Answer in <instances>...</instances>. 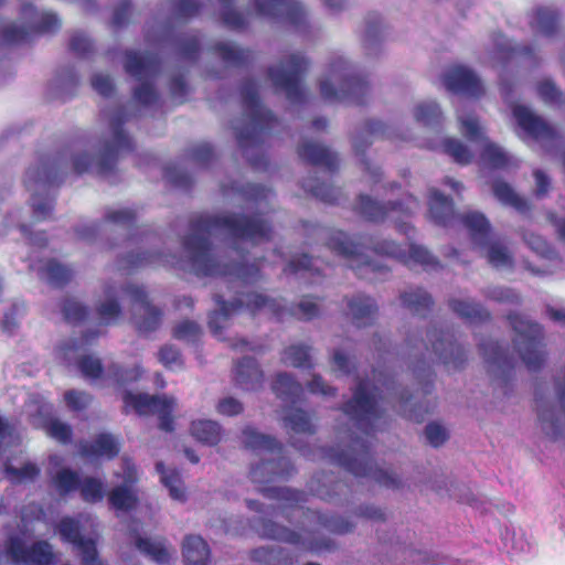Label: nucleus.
I'll use <instances>...</instances> for the list:
<instances>
[{
  "label": "nucleus",
  "instance_id": "1",
  "mask_svg": "<svg viewBox=\"0 0 565 565\" xmlns=\"http://www.w3.org/2000/svg\"><path fill=\"white\" fill-rule=\"evenodd\" d=\"M224 232L233 239L253 244L268 242L273 235L271 223L260 213L247 215L228 213L225 215L195 214L189 222V234L182 246L189 257L193 273L200 277L233 276L244 285H254L263 279L262 263H231L221 265L212 254L211 236Z\"/></svg>",
  "mask_w": 565,
  "mask_h": 565
},
{
  "label": "nucleus",
  "instance_id": "2",
  "mask_svg": "<svg viewBox=\"0 0 565 565\" xmlns=\"http://www.w3.org/2000/svg\"><path fill=\"white\" fill-rule=\"evenodd\" d=\"M327 246L332 253L347 259L348 266L359 278L388 271L387 266L372 260L365 254L366 249H371L379 256L395 259L408 267L422 266L425 269L441 267L439 260L427 248L415 243L403 246L391 239H375L371 236H363L360 242H353L343 231L331 230L327 236Z\"/></svg>",
  "mask_w": 565,
  "mask_h": 565
},
{
  "label": "nucleus",
  "instance_id": "3",
  "mask_svg": "<svg viewBox=\"0 0 565 565\" xmlns=\"http://www.w3.org/2000/svg\"><path fill=\"white\" fill-rule=\"evenodd\" d=\"M239 92L243 116L241 124L233 127L237 143L254 170H267L268 159L258 150L279 126V119L263 106L257 83L253 78L244 79Z\"/></svg>",
  "mask_w": 565,
  "mask_h": 565
},
{
  "label": "nucleus",
  "instance_id": "4",
  "mask_svg": "<svg viewBox=\"0 0 565 565\" xmlns=\"http://www.w3.org/2000/svg\"><path fill=\"white\" fill-rule=\"evenodd\" d=\"M429 217L439 226H448L455 220H459L468 230L471 241L483 249L484 257L494 268H511L513 257L501 241L492 239L491 225L488 218L480 212L457 214L454 202L449 196L438 190H433L429 196Z\"/></svg>",
  "mask_w": 565,
  "mask_h": 565
},
{
  "label": "nucleus",
  "instance_id": "5",
  "mask_svg": "<svg viewBox=\"0 0 565 565\" xmlns=\"http://www.w3.org/2000/svg\"><path fill=\"white\" fill-rule=\"evenodd\" d=\"M242 441L246 449L257 452L264 451L273 456L252 467L249 478L253 483L267 484L276 480H287L296 472L290 459L284 456L282 444L274 436L259 433L252 426H246L242 430Z\"/></svg>",
  "mask_w": 565,
  "mask_h": 565
},
{
  "label": "nucleus",
  "instance_id": "6",
  "mask_svg": "<svg viewBox=\"0 0 565 565\" xmlns=\"http://www.w3.org/2000/svg\"><path fill=\"white\" fill-rule=\"evenodd\" d=\"M320 94L327 102L364 105L370 85L352 71L343 57H337L330 62L326 77L320 81Z\"/></svg>",
  "mask_w": 565,
  "mask_h": 565
},
{
  "label": "nucleus",
  "instance_id": "7",
  "mask_svg": "<svg viewBox=\"0 0 565 565\" xmlns=\"http://www.w3.org/2000/svg\"><path fill=\"white\" fill-rule=\"evenodd\" d=\"M323 452L355 477H371L380 486L392 489L401 486L396 476L376 467L369 444L360 437L352 438L348 449L337 451L330 448Z\"/></svg>",
  "mask_w": 565,
  "mask_h": 565
},
{
  "label": "nucleus",
  "instance_id": "8",
  "mask_svg": "<svg viewBox=\"0 0 565 565\" xmlns=\"http://www.w3.org/2000/svg\"><path fill=\"white\" fill-rule=\"evenodd\" d=\"M418 205V200L412 194H407L402 200L388 201L385 203L379 202L367 194H360L353 210L363 218L372 223H382L391 214H396V230L404 234L408 239H412L415 236L416 230L409 222L403 221L402 218L411 217Z\"/></svg>",
  "mask_w": 565,
  "mask_h": 565
},
{
  "label": "nucleus",
  "instance_id": "9",
  "mask_svg": "<svg viewBox=\"0 0 565 565\" xmlns=\"http://www.w3.org/2000/svg\"><path fill=\"white\" fill-rule=\"evenodd\" d=\"M215 303L220 310H214L209 316V328L215 337H221L222 330L225 328V322L228 320L233 312L243 308L247 309L250 313L255 315L263 309H268L273 317L281 320L286 308L280 303V300L270 298L260 292H241L233 301L224 300L222 295L214 296Z\"/></svg>",
  "mask_w": 565,
  "mask_h": 565
},
{
  "label": "nucleus",
  "instance_id": "10",
  "mask_svg": "<svg viewBox=\"0 0 565 565\" xmlns=\"http://www.w3.org/2000/svg\"><path fill=\"white\" fill-rule=\"evenodd\" d=\"M515 337L513 344L530 372L540 371L546 361L543 327L518 312L507 316Z\"/></svg>",
  "mask_w": 565,
  "mask_h": 565
},
{
  "label": "nucleus",
  "instance_id": "11",
  "mask_svg": "<svg viewBox=\"0 0 565 565\" xmlns=\"http://www.w3.org/2000/svg\"><path fill=\"white\" fill-rule=\"evenodd\" d=\"M430 347L416 335H408L405 340L409 349V355L414 350L424 349L433 353L436 359L441 362L448 370H461L467 362L465 349L457 342L454 331L437 330L436 328L427 332Z\"/></svg>",
  "mask_w": 565,
  "mask_h": 565
},
{
  "label": "nucleus",
  "instance_id": "12",
  "mask_svg": "<svg viewBox=\"0 0 565 565\" xmlns=\"http://www.w3.org/2000/svg\"><path fill=\"white\" fill-rule=\"evenodd\" d=\"M309 67V61L300 53H292L281 58L279 66L268 68V77L276 89L286 94L292 104L306 102V92L302 86L305 74Z\"/></svg>",
  "mask_w": 565,
  "mask_h": 565
},
{
  "label": "nucleus",
  "instance_id": "13",
  "mask_svg": "<svg viewBox=\"0 0 565 565\" xmlns=\"http://www.w3.org/2000/svg\"><path fill=\"white\" fill-rule=\"evenodd\" d=\"M21 15L30 24V30L14 23L0 26V43L22 44L30 41L33 34L52 33L60 29L61 22L53 12H39L32 3H24Z\"/></svg>",
  "mask_w": 565,
  "mask_h": 565
},
{
  "label": "nucleus",
  "instance_id": "14",
  "mask_svg": "<svg viewBox=\"0 0 565 565\" xmlns=\"http://www.w3.org/2000/svg\"><path fill=\"white\" fill-rule=\"evenodd\" d=\"M340 409L366 436L375 433L376 422L383 416V411L379 408L375 396L369 392L367 381L364 379L359 380L352 397Z\"/></svg>",
  "mask_w": 565,
  "mask_h": 565
},
{
  "label": "nucleus",
  "instance_id": "15",
  "mask_svg": "<svg viewBox=\"0 0 565 565\" xmlns=\"http://www.w3.org/2000/svg\"><path fill=\"white\" fill-rule=\"evenodd\" d=\"M127 120V113L124 106L116 109L110 118V128L113 131L111 140L105 141L99 151L95 163L96 173L100 177H108L115 172V168L121 152H131L135 150L132 139L124 129Z\"/></svg>",
  "mask_w": 565,
  "mask_h": 565
},
{
  "label": "nucleus",
  "instance_id": "16",
  "mask_svg": "<svg viewBox=\"0 0 565 565\" xmlns=\"http://www.w3.org/2000/svg\"><path fill=\"white\" fill-rule=\"evenodd\" d=\"M124 413L134 411L139 416L158 415L159 428L166 433L174 430L173 411L175 399L166 395H149L147 393H132L126 391L122 394Z\"/></svg>",
  "mask_w": 565,
  "mask_h": 565
},
{
  "label": "nucleus",
  "instance_id": "17",
  "mask_svg": "<svg viewBox=\"0 0 565 565\" xmlns=\"http://www.w3.org/2000/svg\"><path fill=\"white\" fill-rule=\"evenodd\" d=\"M413 372L418 380H424L422 392L425 401L412 404L413 395L403 390L399 393V407L404 417L416 423H423L436 407V398L430 397L434 390L435 374L424 358L414 363Z\"/></svg>",
  "mask_w": 565,
  "mask_h": 565
},
{
  "label": "nucleus",
  "instance_id": "18",
  "mask_svg": "<svg viewBox=\"0 0 565 565\" xmlns=\"http://www.w3.org/2000/svg\"><path fill=\"white\" fill-rule=\"evenodd\" d=\"M6 554L19 565H53L56 562V555L47 541L40 540L26 546L19 535L8 537Z\"/></svg>",
  "mask_w": 565,
  "mask_h": 565
},
{
  "label": "nucleus",
  "instance_id": "19",
  "mask_svg": "<svg viewBox=\"0 0 565 565\" xmlns=\"http://www.w3.org/2000/svg\"><path fill=\"white\" fill-rule=\"evenodd\" d=\"M479 351L488 365L489 373L500 387H505L514 374L515 359L499 341L491 339L479 343Z\"/></svg>",
  "mask_w": 565,
  "mask_h": 565
},
{
  "label": "nucleus",
  "instance_id": "20",
  "mask_svg": "<svg viewBox=\"0 0 565 565\" xmlns=\"http://www.w3.org/2000/svg\"><path fill=\"white\" fill-rule=\"evenodd\" d=\"M67 164L66 153L60 151L54 156H44L39 164L28 168L24 174V185L28 189L33 186H52L60 184L65 178V168Z\"/></svg>",
  "mask_w": 565,
  "mask_h": 565
},
{
  "label": "nucleus",
  "instance_id": "21",
  "mask_svg": "<svg viewBox=\"0 0 565 565\" xmlns=\"http://www.w3.org/2000/svg\"><path fill=\"white\" fill-rule=\"evenodd\" d=\"M254 7L258 15L285 22L297 30L307 23V13L296 0H254Z\"/></svg>",
  "mask_w": 565,
  "mask_h": 565
},
{
  "label": "nucleus",
  "instance_id": "22",
  "mask_svg": "<svg viewBox=\"0 0 565 565\" xmlns=\"http://www.w3.org/2000/svg\"><path fill=\"white\" fill-rule=\"evenodd\" d=\"M124 291L129 295L134 302L140 306L142 313L136 317V328L140 333L147 334L156 331L162 320V311L152 306L148 299V294L143 287L137 285H127Z\"/></svg>",
  "mask_w": 565,
  "mask_h": 565
},
{
  "label": "nucleus",
  "instance_id": "23",
  "mask_svg": "<svg viewBox=\"0 0 565 565\" xmlns=\"http://www.w3.org/2000/svg\"><path fill=\"white\" fill-rule=\"evenodd\" d=\"M444 84L449 92L472 98H480L484 94L483 85L478 75L462 65L449 68L444 76Z\"/></svg>",
  "mask_w": 565,
  "mask_h": 565
},
{
  "label": "nucleus",
  "instance_id": "24",
  "mask_svg": "<svg viewBox=\"0 0 565 565\" xmlns=\"http://www.w3.org/2000/svg\"><path fill=\"white\" fill-rule=\"evenodd\" d=\"M57 531L62 541L74 545L81 552L82 565H87L98 555L95 541L82 535L79 522L73 518H63L57 524Z\"/></svg>",
  "mask_w": 565,
  "mask_h": 565
},
{
  "label": "nucleus",
  "instance_id": "25",
  "mask_svg": "<svg viewBox=\"0 0 565 565\" xmlns=\"http://www.w3.org/2000/svg\"><path fill=\"white\" fill-rule=\"evenodd\" d=\"M512 114L519 127L534 140L553 141L558 138L556 129L526 106L515 105Z\"/></svg>",
  "mask_w": 565,
  "mask_h": 565
},
{
  "label": "nucleus",
  "instance_id": "26",
  "mask_svg": "<svg viewBox=\"0 0 565 565\" xmlns=\"http://www.w3.org/2000/svg\"><path fill=\"white\" fill-rule=\"evenodd\" d=\"M297 153L301 160L311 166L323 167L330 173L338 171V154L323 145L315 141H305L298 146Z\"/></svg>",
  "mask_w": 565,
  "mask_h": 565
},
{
  "label": "nucleus",
  "instance_id": "27",
  "mask_svg": "<svg viewBox=\"0 0 565 565\" xmlns=\"http://www.w3.org/2000/svg\"><path fill=\"white\" fill-rule=\"evenodd\" d=\"M234 383L247 392H256L263 387L264 372L254 358H243L234 367Z\"/></svg>",
  "mask_w": 565,
  "mask_h": 565
},
{
  "label": "nucleus",
  "instance_id": "28",
  "mask_svg": "<svg viewBox=\"0 0 565 565\" xmlns=\"http://www.w3.org/2000/svg\"><path fill=\"white\" fill-rule=\"evenodd\" d=\"M125 57V71L139 81L157 75L161 67V61L154 53L127 51Z\"/></svg>",
  "mask_w": 565,
  "mask_h": 565
},
{
  "label": "nucleus",
  "instance_id": "29",
  "mask_svg": "<svg viewBox=\"0 0 565 565\" xmlns=\"http://www.w3.org/2000/svg\"><path fill=\"white\" fill-rule=\"evenodd\" d=\"M119 451V441L109 433H100L92 441H83L79 444V454L82 457L90 459H114L118 456Z\"/></svg>",
  "mask_w": 565,
  "mask_h": 565
},
{
  "label": "nucleus",
  "instance_id": "30",
  "mask_svg": "<svg viewBox=\"0 0 565 565\" xmlns=\"http://www.w3.org/2000/svg\"><path fill=\"white\" fill-rule=\"evenodd\" d=\"M353 323L361 328L371 326L377 315V305L375 300L363 294H359L348 300Z\"/></svg>",
  "mask_w": 565,
  "mask_h": 565
},
{
  "label": "nucleus",
  "instance_id": "31",
  "mask_svg": "<svg viewBox=\"0 0 565 565\" xmlns=\"http://www.w3.org/2000/svg\"><path fill=\"white\" fill-rule=\"evenodd\" d=\"M258 491L267 499L280 501L282 503V512L286 515V510L302 509L301 504L308 501V494L305 491L287 487H262Z\"/></svg>",
  "mask_w": 565,
  "mask_h": 565
},
{
  "label": "nucleus",
  "instance_id": "32",
  "mask_svg": "<svg viewBox=\"0 0 565 565\" xmlns=\"http://www.w3.org/2000/svg\"><path fill=\"white\" fill-rule=\"evenodd\" d=\"M450 310L470 323H483L491 320L490 311L479 302L451 298L448 300Z\"/></svg>",
  "mask_w": 565,
  "mask_h": 565
},
{
  "label": "nucleus",
  "instance_id": "33",
  "mask_svg": "<svg viewBox=\"0 0 565 565\" xmlns=\"http://www.w3.org/2000/svg\"><path fill=\"white\" fill-rule=\"evenodd\" d=\"M182 556L185 565H209L211 551L200 535H188L182 544Z\"/></svg>",
  "mask_w": 565,
  "mask_h": 565
},
{
  "label": "nucleus",
  "instance_id": "34",
  "mask_svg": "<svg viewBox=\"0 0 565 565\" xmlns=\"http://www.w3.org/2000/svg\"><path fill=\"white\" fill-rule=\"evenodd\" d=\"M271 390L285 403L296 404L303 393L302 386L288 373H278L273 381Z\"/></svg>",
  "mask_w": 565,
  "mask_h": 565
},
{
  "label": "nucleus",
  "instance_id": "35",
  "mask_svg": "<svg viewBox=\"0 0 565 565\" xmlns=\"http://www.w3.org/2000/svg\"><path fill=\"white\" fill-rule=\"evenodd\" d=\"M402 305L412 313L426 317L433 309V297L423 288H414L399 295Z\"/></svg>",
  "mask_w": 565,
  "mask_h": 565
},
{
  "label": "nucleus",
  "instance_id": "36",
  "mask_svg": "<svg viewBox=\"0 0 565 565\" xmlns=\"http://www.w3.org/2000/svg\"><path fill=\"white\" fill-rule=\"evenodd\" d=\"M259 535L263 539L279 541V542L289 543L292 545L302 544V539H301L300 533H298L287 526L280 525L269 519L260 520Z\"/></svg>",
  "mask_w": 565,
  "mask_h": 565
},
{
  "label": "nucleus",
  "instance_id": "37",
  "mask_svg": "<svg viewBox=\"0 0 565 565\" xmlns=\"http://www.w3.org/2000/svg\"><path fill=\"white\" fill-rule=\"evenodd\" d=\"M537 417L543 433L553 440L562 435L559 419L555 416L554 406L548 405L541 396L535 397Z\"/></svg>",
  "mask_w": 565,
  "mask_h": 565
},
{
  "label": "nucleus",
  "instance_id": "38",
  "mask_svg": "<svg viewBox=\"0 0 565 565\" xmlns=\"http://www.w3.org/2000/svg\"><path fill=\"white\" fill-rule=\"evenodd\" d=\"M210 50L217 54L224 63L235 67H243L254 58L250 50L235 47L226 42H216Z\"/></svg>",
  "mask_w": 565,
  "mask_h": 565
},
{
  "label": "nucleus",
  "instance_id": "39",
  "mask_svg": "<svg viewBox=\"0 0 565 565\" xmlns=\"http://www.w3.org/2000/svg\"><path fill=\"white\" fill-rule=\"evenodd\" d=\"M492 192L503 205L512 206L519 213L524 214L531 210L527 200L520 196L508 182L501 179L493 181Z\"/></svg>",
  "mask_w": 565,
  "mask_h": 565
},
{
  "label": "nucleus",
  "instance_id": "40",
  "mask_svg": "<svg viewBox=\"0 0 565 565\" xmlns=\"http://www.w3.org/2000/svg\"><path fill=\"white\" fill-rule=\"evenodd\" d=\"M190 431L194 439L207 446L217 445L223 434L221 425L210 419L193 420Z\"/></svg>",
  "mask_w": 565,
  "mask_h": 565
},
{
  "label": "nucleus",
  "instance_id": "41",
  "mask_svg": "<svg viewBox=\"0 0 565 565\" xmlns=\"http://www.w3.org/2000/svg\"><path fill=\"white\" fill-rule=\"evenodd\" d=\"M222 190L224 194L233 192L241 195L244 200L256 204H259L263 201L267 202L274 195L270 188L256 183H246L242 185L233 183L231 185H223Z\"/></svg>",
  "mask_w": 565,
  "mask_h": 565
},
{
  "label": "nucleus",
  "instance_id": "42",
  "mask_svg": "<svg viewBox=\"0 0 565 565\" xmlns=\"http://www.w3.org/2000/svg\"><path fill=\"white\" fill-rule=\"evenodd\" d=\"M306 518H312L318 525L334 534H347L354 530V524L341 516L328 515L320 511L306 509Z\"/></svg>",
  "mask_w": 565,
  "mask_h": 565
},
{
  "label": "nucleus",
  "instance_id": "43",
  "mask_svg": "<svg viewBox=\"0 0 565 565\" xmlns=\"http://www.w3.org/2000/svg\"><path fill=\"white\" fill-rule=\"evenodd\" d=\"M156 470L160 475L162 484L169 490L170 497L173 500L184 502L186 500V491L180 472L175 469H167L161 461L156 463Z\"/></svg>",
  "mask_w": 565,
  "mask_h": 565
},
{
  "label": "nucleus",
  "instance_id": "44",
  "mask_svg": "<svg viewBox=\"0 0 565 565\" xmlns=\"http://www.w3.org/2000/svg\"><path fill=\"white\" fill-rule=\"evenodd\" d=\"M530 24L545 36H552L558 30L559 14L550 8L539 7L533 11Z\"/></svg>",
  "mask_w": 565,
  "mask_h": 565
},
{
  "label": "nucleus",
  "instance_id": "45",
  "mask_svg": "<svg viewBox=\"0 0 565 565\" xmlns=\"http://www.w3.org/2000/svg\"><path fill=\"white\" fill-rule=\"evenodd\" d=\"M480 159L490 168L499 170L516 166L513 157L494 142L487 141L480 152Z\"/></svg>",
  "mask_w": 565,
  "mask_h": 565
},
{
  "label": "nucleus",
  "instance_id": "46",
  "mask_svg": "<svg viewBox=\"0 0 565 565\" xmlns=\"http://www.w3.org/2000/svg\"><path fill=\"white\" fill-rule=\"evenodd\" d=\"M301 188L316 199L328 204L338 203L341 195L340 189L329 183L318 182L315 178L303 179Z\"/></svg>",
  "mask_w": 565,
  "mask_h": 565
},
{
  "label": "nucleus",
  "instance_id": "47",
  "mask_svg": "<svg viewBox=\"0 0 565 565\" xmlns=\"http://www.w3.org/2000/svg\"><path fill=\"white\" fill-rule=\"evenodd\" d=\"M162 258L161 253H151V252H141L134 253L130 252L127 255L122 256L118 260V268L120 270L131 273L139 268L154 265L159 263Z\"/></svg>",
  "mask_w": 565,
  "mask_h": 565
},
{
  "label": "nucleus",
  "instance_id": "48",
  "mask_svg": "<svg viewBox=\"0 0 565 565\" xmlns=\"http://www.w3.org/2000/svg\"><path fill=\"white\" fill-rule=\"evenodd\" d=\"M252 558L266 565H292L294 557L282 547H258L252 551Z\"/></svg>",
  "mask_w": 565,
  "mask_h": 565
},
{
  "label": "nucleus",
  "instance_id": "49",
  "mask_svg": "<svg viewBox=\"0 0 565 565\" xmlns=\"http://www.w3.org/2000/svg\"><path fill=\"white\" fill-rule=\"evenodd\" d=\"M108 501L115 510L129 512L137 507L138 497L132 488L120 484L109 491Z\"/></svg>",
  "mask_w": 565,
  "mask_h": 565
},
{
  "label": "nucleus",
  "instance_id": "50",
  "mask_svg": "<svg viewBox=\"0 0 565 565\" xmlns=\"http://www.w3.org/2000/svg\"><path fill=\"white\" fill-rule=\"evenodd\" d=\"M284 422L285 426L296 434L313 435L316 433L311 416L301 408H290Z\"/></svg>",
  "mask_w": 565,
  "mask_h": 565
},
{
  "label": "nucleus",
  "instance_id": "51",
  "mask_svg": "<svg viewBox=\"0 0 565 565\" xmlns=\"http://www.w3.org/2000/svg\"><path fill=\"white\" fill-rule=\"evenodd\" d=\"M311 348L305 344H292L287 347L281 354V362L295 367L311 369L313 365L310 359Z\"/></svg>",
  "mask_w": 565,
  "mask_h": 565
},
{
  "label": "nucleus",
  "instance_id": "52",
  "mask_svg": "<svg viewBox=\"0 0 565 565\" xmlns=\"http://www.w3.org/2000/svg\"><path fill=\"white\" fill-rule=\"evenodd\" d=\"M81 481L79 475L70 468H62L53 477V483L62 498L78 490Z\"/></svg>",
  "mask_w": 565,
  "mask_h": 565
},
{
  "label": "nucleus",
  "instance_id": "53",
  "mask_svg": "<svg viewBox=\"0 0 565 565\" xmlns=\"http://www.w3.org/2000/svg\"><path fill=\"white\" fill-rule=\"evenodd\" d=\"M135 545L142 554L158 564H168L170 561V554L162 542H153L150 539L138 536Z\"/></svg>",
  "mask_w": 565,
  "mask_h": 565
},
{
  "label": "nucleus",
  "instance_id": "54",
  "mask_svg": "<svg viewBox=\"0 0 565 565\" xmlns=\"http://www.w3.org/2000/svg\"><path fill=\"white\" fill-rule=\"evenodd\" d=\"M61 311L64 320L71 324L84 322L89 315L88 307L73 297H65L61 303Z\"/></svg>",
  "mask_w": 565,
  "mask_h": 565
},
{
  "label": "nucleus",
  "instance_id": "55",
  "mask_svg": "<svg viewBox=\"0 0 565 565\" xmlns=\"http://www.w3.org/2000/svg\"><path fill=\"white\" fill-rule=\"evenodd\" d=\"M417 122L424 126L436 127L441 124L443 115L436 102H424L418 104L414 110Z\"/></svg>",
  "mask_w": 565,
  "mask_h": 565
},
{
  "label": "nucleus",
  "instance_id": "56",
  "mask_svg": "<svg viewBox=\"0 0 565 565\" xmlns=\"http://www.w3.org/2000/svg\"><path fill=\"white\" fill-rule=\"evenodd\" d=\"M43 271L45 273L47 281L54 287H64L67 285L72 277L73 271L68 267L60 264L55 259H50L45 264Z\"/></svg>",
  "mask_w": 565,
  "mask_h": 565
},
{
  "label": "nucleus",
  "instance_id": "57",
  "mask_svg": "<svg viewBox=\"0 0 565 565\" xmlns=\"http://www.w3.org/2000/svg\"><path fill=\"white\" fill-rule=\"evenodd\" d=\"M286 275L302 274L309 276H321V270L315 267L312 258L308 254H301L292 257L284 268Z\"/></svg>",
  "mask_w": 565,
  "mask_h": 565
},
{
  "label": "nucleus",
  "instance_id": "58",
  "mask_svg": "<svg viewBox=\"0 0 565 565\" xmlns=\"http://www.w3.org/2000/svg\"><path fill=\"white\" fill-rule=\"evenodd\" d=\"M142 374L140 366L124 367L120 364L113 363L107 367V376L119 385L137 382Z\"/></svg>",
  "mask_w": 565,
  "mask_h": 565
},
{
  "label": "nucleus",
  "instance_id": "59",
  "mask_svg": "<svg viewBox=\"0 0 565 565\" xmlns=\"http://www.w3.org/2000/svg\"><path fill=\"white\" fill-rule=\"evenodd\" d=\"M79 492L83 501L96 503L104 499L105 490L102 480L94 477H86L81 481Z\"/></svg>",
  "mask_w": 565,
  "mask_h": 565
},
{
  "label": "nucleus",
  "instance_id": "60",
  "mask_svg": "<svg viewBox=\"0 0 565 565\" xmlns=\"http://www.w3.org/2000/svg\"><path fill=\"white\" fill-rule=\"evenodd\" d=\"M444 152L452 158L459 164H469L473 154L461 141L454 138H446L443 142Z\"/></svg>",
  "mask_w": 565,
  "mask_h": 565
},
{
  "label": "nucleus",
  "instance_id": "61",
  "mask_svg": "<svg viewBox=\"0 0 565 565\" xmlns=\"http://www.w3.org/2000/svg\"><path fill=\"white\" fill-rule=\"evenodd\" d=\"M222 7V22L223 24L234 31L245 29L246 21L244 15L233 8L234 0H218Z\"/></svg>",
  "mask_w": 565,
  "mask_h": 565
},
{
  "label": "nucleus",
  "instance_id": "62",
  "mask_svg": "<svg viewBox=\"0 0 565 565\" xmlns=\"http://www.w3.org/2000/svg\"><path fill=\"white\" fill-rule=\"evenodd\" d=\"M482 295L499 303L520 305L521 296L513 289L501 286H489L482 290Z\"/></svg>",
  "mask_w": 565,
  "mask_h": 565
},
{
  "label": "nucleus",
  "instance_id": "63",
  "mask_svg": "<svg viewBox=\"0 0 565 565\" xmlns=\"http://www.w3.org/2000/svg\"><path fill=\"white\" fill-rule=\"evenodd\" d=\"M164 179L174 188L182 190H190L193 185L192 177L175 164H170L164 168Z\"/></svg>",
  "mask_w": 565,
  "mask_h": 565
},
{
  "label": "nucleus",
  "instance_id": "64",
  "mask_svg": "<svg viewBox=\"0 0 565 565\" xmlns=\"http://www.w3.org/2000/svg\"><path fill=\"white\" fill-rule=\"evenodd\" d=\"M319 306L310 296L303 297L290 308V315L300 320H312L319 316Z\"/></svg>",
  "mask_w": 565,
  "mask_h": 565
}]
</instances>
